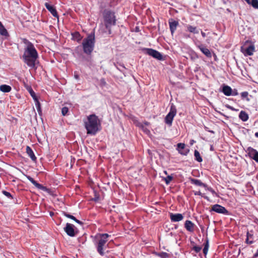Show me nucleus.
I'll use <instances>...</instances> for the list:
<instances>
[{
  "mask_svg": "<svg viewBox=\"0 0 258 258\" xmlns=\"http://www.w3.org/2000/svg\"><path fill=\"white\" fill-rule=\"evenodd\" d=\"M24 43L27 46L24 49L22 59L23 61L29 67L34 68L36 61L38 58V54L33 44L26 39L24 40Z\"/></svg>",
  "mask_w": 258,
  "mask_h": 258,
  "instance_id": "obj_1",
  "label": "nucleus"
},
{
  "mask_svg": "<svg viewBox=\"0 0 258 258\" xmlns=\"http://www.w3.org/2000/svg\"><path fill=\"white\" fill-rule=\"evenodd\" d=\"M85 127L88 135H95L99 131L100 122L97 116L94 114L87 116V119L84 121Z\"/></svg>",
  "mask_w": 258,
  "mask_h": 258,
  "instance_id": "obj_2",
  "label": "nucleus"
},
{
  "mask_svg": "<svg viewBox=\"0 0 258 258\" xmlns=\"http://www.w3.org/2000/svg\"><path fill=\"white\" fill-rule=\"evenodd\" d=\"M110 236L107 233H97L95 236L94 244L96 246L97 252L101 256L104 255V250L108 238Z\"/></svg>",
  "mask_w": 258,
  "mask_h": 258,
  "instance_id": "obj_3",
  "label": "nucleus"
},
{
  "mask_svg": "<svg viewBox=\"0 0 258 258\" xmlns=\"http://www.w3.org/2000/svg\"><path fill=\"white\" fill-rule=\"evenodd\" d=\"M103 19L105 28L108 31V34H111V27L115 26L116 22L115 13L110 10H105L103 12Z\"/></svg>",
  "mask_w": 258,
  "mask_h": 258,
  "instance_id": "obj_4",
  "label": "nucleus"
},
{
  "mask_svg": "<svg viewBox=\"0 0 258 258\" xmlns=\"http://www.w3.org/2000/svg\"><path fill=\"white\" fill-rule=\"evenodd\" d=\"M95 43L94 33L89 34L83 40L82 45L84 52L90 55L93 52Z\"/></svg>",
  "mask_w": 258,
  "mask_h": 258,
  "instance_id": "obj_5",
  "label": "nucleus"
},
{
  "mask_svg": "<svg viewBox=\"0 0 258 258\" xmlns=\"http://www.w3.org/2000/svg\"><path fill=\"white\" fill-rule=\"evenodd\" d=\"M241 52L244 56H251L255 51L254 43L251 40H246L240 48Z\"/></svg>",
  "mask_w": 258,
  "mask_h": 258,
  "instance_id": "obj_6",
  "label": "nucleus"
},
{
  "mask_svg": "<svg viewBox=\"0 0 258 258\" xmlns=\"http://www.w3.org/2000/svg\"><path fill=\"white\" fill-rule=\"evenodd\" d=\"M177 112L175 105L172 104L170 106V111L165 118V122L169 126H171L174 116Z\"/></svg>",
  "mask_w": 258,
  "mask_h": 258,
  "instance_id": "obj_7",
  "label": "nucleus"
},
{
  "mask_svg": "<svg viewBox=\"0 0 258 258\" xmlns=\"http://www.w3.org/2000/svg\"><path fill=\"white\" fill-rule=\"evenodd\" d=\"M27 178L37 188L42 190L43 191H46L48 194H50L51 191V189L47 188L46 186H43L42 184H41L36 181H35L32 177L30 176L26 175Z\"/></svg>",
  "mask_w": 258,
  "mask_h": 258,
  "instance_id": "obj_8",
  "label": "nucleus"
},
{
  "mask_svg": "<svg viewBox=\"0 0 258 258\" xmlns=\"http://www.w3.org/2000/svg\"><path fill=\"white\" fill-rule=\"evenodd\" d=\"M214 211L219 214H222L224 215H229L228 211L224 207L219 204H215L211 207L210 212Z\"/></svg>",
  "mask_w": 258,
  "mask_h": 258,
  "instance_id": "obj_9",
  "label": "nucleus"
},
{
  "mask_svg": "<svg viewBox=\"0 0 258 258\" xmlns=\"http://www.w3.org/2000/svg\"><path fill=\"white\" fill-rule=\"evenodd\" d=\"M145 50L146 51V53L152 56L158 60H161L163 59L162 55L159 51L155 49L152 48H146Z\"/></svg>",
  "mask_w": 258,
  "mask_h": 258,
  "instance_id": "obj_10",
  "label": "nucleus"
},
{
  "mask_svg": "<svg viewBox=\"0 0 258 258\" xmlns=\"http://www.w3.org/2000/svg\"><path fill=\"white\" fill-rule=\"evenodd\" d=\"M75 226L70 223H67L66 227L64 228V230L68 235L71 237H74L77 234V232L75 231Z\"/></svg>",
  "mask_w": 258,
  "mask_h": 258,
  "instance_id": "obj_11",
  "label": "nucleus"
},
{
  "mask_svg": "<svg viewBox=\"0 0 258 258\" xmlns=\"http://www.w3.org/2000/svg\"><path fill=\"white\" fill-rule=\"evenodd\" d=\"M247 152H248L249 157L258 163V151L253 148L249 147L247 148Z\"/></svg>",
  "mask_w": 258,
  "mask_h": 258,
  "instance_id": "obj_12",
  "label": "nucleus"
},
{
  "mask_svg": "<svg viewBox=\"0 0 258 258\" xmlns=\"http://www.w3.org/2000/svg\"><path fill=\"white\" fill-rule=\"evenodd\" d=\"M170 219L171 222H176L182 221L184 217L182 214L180 213H170L169 214Z\"/></svg>",
  "mask_w": 258,
  "mask_h": 258,
  "instance_id": "obj_13",
  "label": "nucleus"
},
{
  "mask_svg": "<svg viewBox=\"0 0 258 258\" xmlns=\"http://www.w3.org/2000/svg\"><path fill=\"white\" fill-rule=\"evenodd\" d=\"M168 23L171 33L172 35H173L179 25V23L178 21L173 19H170L168 21Z\"/></svg>",
  "mask_w": 258,
  "mask_h": 258,
  "instance_id": "obj_14",
  "label": "nucleus"
},
{
  "mask_svg": "<svg viewBox=\"0 0 258 258\" xmlns=\"http://www.w3.org/2000/svg\"><path fill=\"white\" fill-rule=\"evenodd\" d=\"M45 6L46 8L48 10V11L52 14V15L55 18H58V15L57 14V11L55 8L50 5L49 4L46 3L45 4Z\"/></svg>",
  "mask_w": 258,
  "mask_h": 258,
  "instance_id": "obj_15",
  "label": "nucleus"
},
{
  "mask_svg": "<svg viewBox=\"0 0 258 258\" xmlns=\"http://www.w3.org/2000/svg\"><path fill=\"white\" fill-rule=\"evenodd\" d=\"M195 225L190 220H186L184 223V227L187 231L193 232L195 230Z\"/></svg>",
  "mask_w": 258,
  "mask_h": 258,
  "instance_id": "obj_16",
  "label": "nucleus"
},
{
  "mask_svg": "<svg viewBox=\"0 0 258 258\" xmlns=\"http://www.w3.org/2000/svg\"><path fill=\"white\" fill-rule=\"evenodd\" d=\"M185 147V146L184 143H178L177 145V150L182 155H186L189 151L188 150H184Z\"/></svg>",
  "mask_w": 258,
  "mask_h": 258,
  "instance_id": "obj_17",
  "label": "nucleus"
},
{
  "mask_svg": "<svg viewBox=\"0 0 258 258\" xmlns=\"http://www.w3.org/2000/svg\"><path fill=\"white\" fill-rule=\"evenodd\" d=\"M190 181L191 184H195L197 186L204 187V188L207 187V185L202 182V181L199 179L191 178L190 179Z\"/></svg>",
  "mask_w": 258,
  "mask_h": 258,
  "instance_id": "obj_18",
  "label": "nucleus"
},
{
  "mask_svg": "<svg viewBox=\"0 0 258 258\" xmlns=\"http://www.w3.org/2000/svg\"><path fill=\"white\" fill-rule=\"evenodd\" d=\"M198 48L207 57L209 58L212 57V53L208 48L205 47L203 45L198 46Z\"/></svg>",
  "mask_w": 258,
  "mask_h": 258,
  "instance_id": "obj_19",
  "label": "nucleus"
},
{
  "mask_svg": "<svg viewBox=\"0 0 258 258\" xmlns=\"http://www.w3.org/2000/svg\"><path fill=\"white\" fill-rule=\"evenodd\" d=\"M222 92L226 96H229L232 94V89L227 85H224L222 87Z\"/></svg>",
  "mask_w": 258,
  "mask_h": 258,
  "instance_id": "obj_20",
  "label": "nucleus"
},
{
  "mask_svg": "<svg viewBox=\"0 0 258 258\" xmlns=\"http://www.w3.org/2000/svg\"><path fill=\"white\" fill-rule=\"evenodd\" d=\"M26 153L33 161H36V157L32 149L29 146L26 147Z\"/></svg>",
  "mask_w": 258,
  "mask_h": 258,
  "instance_id": "obj_21",
  "label": "nucleus"
},
{
  "mask_svg": "<svg viewBox=\"0 0 258 258\" xmlns=\"http://www.w3.org/2000/svg\"><path fill=\"white\" fill-rule=\"evenodd\" d=\"M239 118L243 121H246L249 116L248 114L245 111H241L239 114Z\"/></svg>",
  "mask_w": 258,
  "mask_h": 258,
  "instance_id": "obj_22",
  "label": "nucleus"
},
{
  "mask_svg": "<svg viewBox=\"0 0 258 258\" xmlns=\"http://www.w3.org/2000/svg\"><path fill=\"white\" fill-rule=\"evenodd\" d=\"M245 242L248 244H251L253 243V234H250L248 231L246 232Z\"/></svg>",
  "mask_w": 258,
  "mask_h": 258,
  "instance_id": "obj_23",
  "label": "nucleus"
},
{
  "mask_svg": "<svg viewBox=\"0 0 258 258\" xmlns=\"http://www.w3.org/2000/svg\"><path fill=\"white\" fill-rule=\"evenodd\" d=\"M241 97L242 100H245L246 101L249 102L250 100L249 97H251V95H249L248 92L244 91L241 93Z\"/></svg>",
  "mask_w": 258,
  "mask_h": 258,
  "instance_id": "obj_24",
  "label": "nucleus"
},
{
  "mask_svg": "<svg viewBox=\"0 0 258 258\" xmlns=\"http://www.w3.org/2000/svg\"><path fill=\"white\" fill-rule=\"evenodd\" d=\"M0 34L4 36H8L9 33L2 23L0 21Z\"/></svg>",
  "mask_w": 258,
  "mask_h": 258,
  "instance_id": "obj_25",
  "label": "nucleus"
},
{
  "mask_svg": "<svg viewBox=\"0 0 258 258\" xmlns=\"http://www.w3.org/2000/svg\"><path fill=\"white\" fill-rule=\"evenodd\" d=\"M186 27L188 32L194 34L199 33V31L196 27L190 25H187Z\"/></svg>",
  "mask_w": 258,
  "mask_h": 258,
  "instance_id": "obj_26",
  "label": "nucleus"
},
{
  "mask_svg": "<svg viewBox=\"0 0 258 258\" xmlns=\"http://www.w3.org/2000/svg\"><path fill=\"white\" fill-rule=\"evenodd\" d=\"M11 87L7 85H2L0 86V90L5 93H8L11 91Z\"/></svg>",
  "mask_w": 258,
  "mask_h": 258,
  "instance_id": "obj_27",
  "label": "nucleus"
},
{
  "mask_svg": "<svg viewBox=\"0 0 258 258\" xmlns=\"http://www.w3.org/2000/svg\"><path fill=\"white\" fill-rule=\"evenodd\" d=\"M194 156L195 157V160H197L199 162H201L203 161V159L201 156L200 152L196 150L194 152Z\"/></svg>",
  "mask_w": 258,
  "mask_h": 258,
  "instance_id": "obj_28",
  "label": "nucleus"
},
{
  "mask_svg": "<svg viewBox=\"0 0 258 258\" xmlns=\"http://www.w3.org/2000/svg\"><path fill=\"white\" fill-rule=\"evenodd\" d=\"M72 35L73 36V39L76 40L78 42H79L82 39V37L80 33L78 32H75L72 33Z\"/></svg>",
  "mask_w": 258,
  "mask_h": 258,
  "instance_id": "obj_29",
  "label": "nucleus"
},
{
  "mask_svg": "<svg viewBox=\"0 0 258 258\" xmlns=\"http://www.w3.org/2000/svg\"><path fill=\"white\" fill-rule=\"evenodd\" d=\"M204 247L203 248V253L205 255H206L209 247V240L208 239H206V242L204 244Z\"/></svg>",
  "mask_w": 258,
  "mask_h": 258,
  "instance_id": "obj_30",
  "label": "nucleus"
},
{
  "mask_svg": "<svg viewBox=\"0 0 258 258\" xmlns=\"http://www.w3.org/2000/svg\"><path fill=\"white\" fill-rule=\"evenodd\" d=\"M157 255L161 258H167L169 256V254L165 252L158 253Z\"/></svg>",
  "mask_w": 258,
  "mask_h": 258,
  "instance_id": "obj_31",
  "label": "nucleus"
},
{
  "mask_svg": "<svg viewBox=\"0 0 258 258\" xmlns=\"http://www.w3.org/2000/svg\"><path fill=\"white\" fill-rule=\"evenodd\" d=\"M202 247L200 246H197V245H193V247H192V250H194L196 253L199 252Z\"/></svg>",
  "mask_w": 258,
  "mask_h": 258,
  "instance_id": "obj_32",
  "label": "nucleus"
},
{
  "mask_svg": "<svg viewBox=\"0 0 258 258\" xmlns=\"http://www.w3.org/2000/svg\"><path fill=\"white\" fill-rule=\"evenodd\" d=\"M29 93L34 101H36L37 100H38L37 96L35 94V93L34 92V91L31 88L29 90Z\"/></svg>",
  "mask_w": 258,
  "mask_h": 258,
  "instance_id": "obj_33",
  "label": "nucleus"
},
{
  "mask_svg": "<svg viewBox=\"0 0 258 258\" xmlns=\"http://www.w3.org/2000/svg\"><path fill=\"white\" fill-rule=\"evenodd\" d=\"M172 179L173 177L171 175H168L166 178H165L164 181L166 184H169Z\"/></svg>",
  "mask_w": 258,
  "mask_h": 258,
  "instance_id": "obj_34",
  "label": "nucleus"
},
{
  "mask_svg": "<svg viewBox=\"0 0 258 258\" xmlns=\"http://www.w3.org/2000/svg\"><path fill=\"white\" fill-rule=\"evenodd\" d=\"M35 105H36L37 110L38 113L40 114V113L41 112L40 103L38 100L35 101Z\"/></svg>",
  "mask_w": 258,
  "mask_h": 258,
  "instance_id": "obj_35",
  "label": "nucleus"
},
{
  "mask_svg": "<svg viewBox=\"0 0 258 258\" xmlns=\"http://www.w3.org/2000/svg\"><path fill=\"white\" fill-rule=\"evenodd\" d=\"M250 5L254 8L258 9V0H251Z\"/></svg>",
  "mask_w": 258,
  "mask_h": 258,
  "instance_id": "obj_36",
  "label": "nucleus"
},
{
  "mask_svg": "<svg viewBox=\"0 0 258 258\" xmlns=\"http://www.w3.org/2000/svg\"><path fill=\"white\" fill-rule=\"evenodd\" d=\"M194 194L195 196H201L203 197H204V199L209 200V198L207 196H204L202 194V192L200 191H193Z\"/></svg>",
  "mask_w": 258,
  "mask_h": 258,
  "instance_id": "obj_37",
  "label": "nucleus"
},
{
  "mask_svg": "<svg viewBox=\"0 0 258 258\" xmlns=\"http://www.w3.org/2000/svg\"><path fill=\"white\" fill-rule=\"evenodd\" d=\"M69 112V108L67 107H63L61 109L62 115L65 116Z\"/></svg>",
  "mask_w": 258,
  "mask_h": 258,
  "instance_id": "obj_38",
  "label": "nucleus"
},
{
  "mask_svg": "<svg viewBox=\"0 0 258 258\" xmlns=\"http://www.w3.org/2000/svg\"><path fill=\"white\" fill-rule=\"evenodd\" d=\"M2 193H3L5 196H6L7 197H8V198L11 199H13V196H12V195L11 194V193H10L9 192L7 191H6V190H3V191H2Z\"/></svg>",
  "mask_w": 258,
  "mask_h": 258,
  "instance_id": "obj_39",
  "label": "nucleus"
},
{
  "mask_svg": "<svg viewBox=\"0 0 258 258\" xmlns=\"http://www.w3.org/2000/svg\"><path fill=\"white\" fill-rule=\"evenodd\" d=\"M72 220H73L74 221H75L76 223L79 224H81V225H82L83 223L82 222L79 221V220L77 219L74 216L72 215L71 216V218H70Z\"/></svg>",
  "mask_w": 258,
  "mask_h": 258,
  "instance_id": "obj_40",
  "label": "nucleus"
},
{
  "mask_svg": "<svg viewBox=\"0 0 258 258\" xmlns=\"http://www.w3.org/2000/svg\"><path fill=\"white\" fill-rule=\"evenodd\" d=\"M226 107L228 109H230V110H232V111H238V109H235V108H234L233 107H232V106H230V105H226Z\"/></svg>",
  "mask_w": 258,
  "mask_h": 258,
  "instance_id": "obj_41",
  "label": "nucleus"
},
{
  "mask_svg": "<svg viewBox=\"0 0 258 258\" xmlns=\"http://www.w3.org/2000/svg\"><path fill=\"white\" fill-rule=\"evenodd\" d=\"M205 188L206 189L208 190H209V191H210V192H211L212 193V194H213V195H215V194L216 195V193L215 191V190H214L212 188H211V187H208V186H207V187Z\"/></svg>",
  "mask_w": 258,
  "mask_h": 258,
  "instance_id": "obj_42",
  "label": "nucleus"
},
{
  "mask_svg": "<svg viewBox=\"0 0 258 258\" xmlns=\"http://www.w3.org/2000/svg\"><path fill=\"white\" fill-rule=\"evenodd\" d=\"M238 94V93L237 90L234 89L233 90H232V94H231V95H232V96H236Z\"/></svg>",
  "mask_w": 258,
  "mask_h": 258,
  "instance_id": "obj_43",
  "label": "nucleus"
},
{
  "mask_svg": "<svg viewBox=\"0 0 258 258\" xmlns=\"http://www.w3.org/2000/svg\"><path fill=\"white\" fill-rule=\"evenodd\" d=\"M63 215L68 218H70L71 216H72L71 215L66 212L63 213Z\"/></svg>",
  "mask_w": 258,
  "mask_h": 258,
  "instance_id": "obj_44",
  "label": "nucleus"
},
{
  "mask_svg": "<svg viewBox=\"0 0 258 258\" xmlns=\"http://www.w3.org/2000/svg\"><path fill=\"white\" fill-rule=\"evenodd\" d=\"M253 256L254 257H258V249H257L256 252L254 254V255Z\"/></svg>",
  "mask_w": 258,
  "mask_h": 258,
  "instance_id": "obj_45",
  "label": "nucleus"
},
{
  "mask_svg": "<svg viewBox=\"0 0 258 258\" xmlns=\"http://www.w3.org/2000/svg\"><path fill=\"white\" fill-rule=\"evenodd\" d=\"M201 35L204 38H205L206 36V33L203 31H201Z\"/></svg>",
  "mask_w": 258,
  "mask_h": 258,
  "instance_id": "obj_46",
  "label": "nucleus"
},
{
  "mask_svg": "<svg viewBox=\"0 0 258 258\" xmlns=\"http://www.w3.org/2000/svg\"><path fill=\"white\" fill-rule=\"evenodd\" d=\"M75 78L76 79H79V76L78 75V74H75Z\"/></svg>",
  "mask_w": 258,
  "mask_h": 258,
  "instance_id": "obj_47",
  "label": "nucleus"
},
{
  "mask_svg": "<svg viewBox=\"0 0 258 258\" xmlns=\"http://www.w3.org/2000/svg\"><path fill=\"white\" fill-rule=\"evenodd\" d=\"M246 1V2L249 4V5H250L251 4V0H245Z\"/></svg>",
  "mask_w": 258,
  "mask_h": 258,
  "instance_id": "obj_48",
  "label": "nucleus"
},
{
  "mask_svg": "<svg viewBox=\"0 0 258 258\" xmlns=\"http://www.w3.org/2000/svg\"><path fill=\"white\" fill-rule=\"evenodd\" d=\"M190 243H191V245H192V246H193V245H196V244H195V243L194 241H191V242H190Z\"/></svg>",
  "mask_w": 258,
  "mask_h": 258,
  "instance_id": "obj_49",
  "label": "nucleus"
},
{
  "mask_svg": "<svg viewBox=\"0 0 258 258\" xmlns=\"http://www.w3.org/2000/svg\"><path fill=\"white\" fill-rule=\"evenodd\" d=\"M254 135L256 138H258V132L255 133Z\"/></svg>",
  "mask_w": 258,
  "mask_h": 258,
  "instance_id": "obj_50",
  "label": "nucleus"
},
{
  "mask_svg": "<svg viewBox=\"0 0 258 258\" xmlns=\"http://www.w3.org/2000/svg\"><path fill=\"white\" fill-rule=\"evenodd\" d=\"M164 172H165V174H167V171H165Z\"/></svg>",
  "mask_w": 258,
  "mask_h": 258,
  "instance_id": "obj_51",
  "label": "nucleus"
}]
</instances>
